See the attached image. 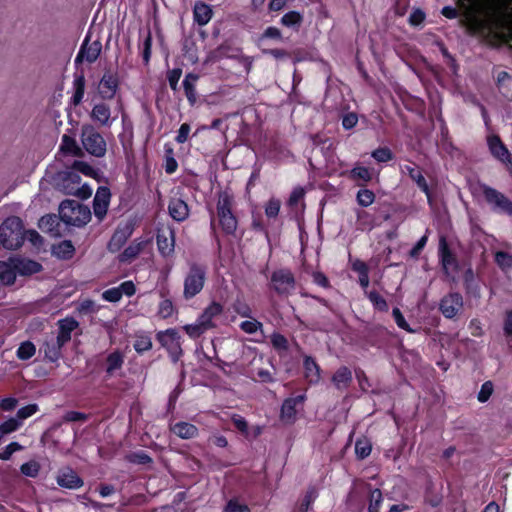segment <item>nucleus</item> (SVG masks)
I'll return each mask as SVG.
<instances>
[{
  "label": "nucleus",
  "mask_w": 512,
  "mask_h": 512,
  "mask_svg": "<svg viewBox=\"0 0 512 512\" xmlns=\"http://www.w3.org/2000/svg\"><path fill=\"white\" fill-rule=\"evenodd\" d=\"M54 180L56 188L64 194L81 199H88L92 195V188L87 184H81V177L71 169L58 172Z\"/></svg>",
  "instance_id": "1"
},
{
  "label": "nucleus",
  "mask_w": 512,
  "mask_h": 512,
  "mask_svg": "<svg viewBox=\"0 0 512 512\" xmlns=\"http://www.w3.org/2000/svg\"><path fill=\"white\" fill-rule=\"evenodd\" d=\"M24 241L22 220L17 216L8 217L0 225V244L9 250L18 249Z\"/></svg>",
  "instance_id": "2"
},
{
  "label": "nucleus",
  "mask_w": 512,
  "mask_h": 512,
  "mask_svg": "<svg viewBox=\"0 0 512 512\" xmlns=\"http://www.w3.org/2000/svg\"><path fill=\"white\" fill-rule=\"evenodd\" d=\"M59 217L68 225L80 227L90 221L91 211L75 200H64L59 207Z\"/></svg>",
  "instance_id": "3"
},
{
  "label": "nucleus",
  "mask_w": 512,
  "mask_h": 512,
  "mask_svg": "<svg viewBox=\"0 0 512 512\" xmlns=\"http://www.w3.org/2000/svg\"><path fill=\"white\" fill-rule=\"evenodd\" d=\"M81 143L90 155L101 158L105 156L107 144L103 136L90 124L81 127Z\"/></svg>",
  "instance_id": "4"
},
{
  "label": "nucleus",
  "mask_w": 512,
  "mask_h": 512,
  "mask_svg": "<svg viewBox=\"0 0 512 512\" xmlns=\"http://www.w3.org/2000/svg\"><path fill=\"white\" fill-rule=\"evenodd\" d=\"M233 197L227 192L219 195L217 201V216L222 230L228 234H234L237 229V219L232 212Z\"/></svg>",
  "instance_id": "5"
},
{
  "label": "nucleus",
  "mask_w": 512,
  "mask_h": 512,
  "mask_svg": "<svg viewBox=\"0 0 512 512\" xmlns=\"http://www.w3.org/2000/svg\"><path fill=\"white\" fill-rule=\"evenodd\" d=\"M206 280V269L204 266L192 263L189 266L184 279V290L183 296L185 299H191L199 294L205 284Z\"/></svg>",
  "instance_id": "6"
},
{
  "label": "nucleus",
  "mask_w": 512,
  "mask_h": 512,
  "mask_svg": "<svg viewBox=\"0 0 512 512\" xmlns=\"http://www.w3.org/2000/svg\"><path fill=\"white\" fill-rule=\"evenodd\" d=\"M270 288L279 296L292 294L296 289L294 274L287 268L274 270L270 277Z\"/></svg>",
  "instance_id": "7"
},
{
  "label": "nucleus",
  "mask_w": 512,
  "mask_h": 512,
  "mask_svg": "<svg viewBox=\"0 0 512 512\" xmlns=\"http://www.w3.org/2000/svg\"><path fill=\"white\" fill-rule=\"evenodd\" d=\"M480 189L494 211L512 215V201L508 197L486 184H481Z\"/></svg>",
  "instance_id": "8"
},
{
  "label": "nucleus",
  "mask_w": 512,
  "mask_h": 512,
  "mask_svg": "<svg viewBox=\"0 0 512 512\" xmlns=\"http://www.w3.org/2000/svg\"><path fill=\"white\" fill-rule=\"evenodd\" d=\"M158 341L166 348L174 362L178 361L182 355L180 336L174 330H166L158 334Z\"/></svg>",
  "instance_id": "9"
},
{
  "label": "nucleus",
  "mask_w": 512,
  "mask_h": 512,
  "mask_svg": "<svg viewBox=\"0 0 512 512\" xmlns=\"http://www.w3.org/2000/svg\"><path fill=\"white\" fill-rule=\"evenodd\" d=\"M157 246L163 256H169L175 248V232L169 225H161L157 231Z\"/></svg>",
  "instance_id": "10"
},
{
  "label": "nucleus",
  "mask_w": 512,
  "mask_h": 512,
  "mask_svg": "<svg viewBox=\"0 0 512 512\" xmlns=\"http://www.w3.org/2000/svg\"><path fill=\"white\" fill-rule=\"evenodd\" d=\"M101 49L102 44L100 41L89 42V38L86 37L76 56L75 62L78 63L86 61L88 63H93L99 57Z\"/></svg>",
  "instance_id": "11"
},
{
  "label": "nucleus",
  "mask_w": 512,
  "mask_h": 512,
  "mask_svg": "<svg viewBox=\"0 0 512 512\" xmlns=\"http://www.w3.org/2000/svg\"><path fill=\"white\" fill-rule=\"evenodd\" d=\"M90 117L94 122L104 127H110L117 118V116L112 115L110 106L104 102L93 106Z\"/></svg>",
  "instance_id": "12"
},
{
  "label": "nucleus",
  "mask_w": 512,
  "mask_h": 512,
  "mask_svg": "<svg viewBox=\"0 0 512 512\" xmlns=\"http://www.w3.org/2000/svg\"><path fill=\"white\" fill-rule=\"evenodd\" d=\"M463 306V299L459 293H450L440 302V310L446 318H453Z\"/></svg>",
  "instance_id": "13"
},
{
  "label": "nucleus",
  "mask_w": 512,
  "mask_h": 512,
  "mask_svg": "<svg viewBox=\"0 0 512 512\" xmlns=\"http://www.w3.org/2000/svg\"><path fill=\"white\" fill-rule=\"evenodd\" d=\"M110 197L111 193L107 187L101 186L97 189L93 200V209L95 216L100 220L103 219L107 213Z\"/></svg>",
  "instance_id": "14"
},
{
  "label": "nucleus",
  "mask_w": 512,
  "mask_h": 512,
  "mask_svg": "<svg viewBox=\"0 0 512 512\" xmlns=\"http://www.w3.org/2000/svg\"><path fill=\"white\" fill-rule=\"evenodd\" d=\"M401 172L407 174L416 183L419 189L426 194L428 201L430 202V189L420 168L414 163L406 164L401 166Z\"/></svg>",
  "instance_id": "15"
},
{
  "label": "nucleus",
  "mask_w": 512,
  "mask_h": 512,
  "mask_svg": "<svg viewBox=\"0 0 512 512\" xmlns=\"http://www.w3.org/2000/svg\"><path fill=\"white\" fill-rule=\"evenodd\" d=\"M56 481L59 486L67 489H78L83 486L82 479L71 468L60 470Z\"/></svg>",
  "instance_id": "16"
},
{
  "label": "nucleus",
  "mask_w": 512,
  "mask_h": 512,
  "mask_svg": "<svg viewBox=\"0 0 512 512\" xmlns=\"http://www.w3.org/2000/svg\"><path fill=\"white\" fill-rule=\"evenodd\" d=\"M118 89V79L112 73H105L99 83V94L102 99H112Z\"/></svg>",
  "instance_id": "17"
},
{
  "label": "nucleus",
  "mask_w": 512,
  "mask_h": 512,
  "mask_svg": "<svg viewBox=\"0 0 512 512\" xmlns=\"http://www.w3.org/2000/svg\"><path fill=\"white\" fill-rule=\"evenodd\" d=\"M352 380V371L346 366L339 367L331 377V382L333 386L335 387V389L341 392L349 388L350 384L352 383Z\"/></svg>",
  "instance_id": "18"
},
{
  "label": "nucleus",
  "mask_w": 512,
  "mask_h": 512,
  "mask_svg": "<svg viewBox=\"0 0 512 512\" xmlns=\"http://www.w3.org/2000/svg\"><path fill=\"white\" fill-rule=\"evenodd\" d=\"M439 253L445 273L450 274V272L455 271L457 269V261L455 256L449 250L445 238H441L440 240Z\"/></svg>",
  "instance_id": "19"
},
{
  "label": "nucleus",
  "mask_w": 512,
  "mask_h": 512,
  "mask_svg": "<svg viewBox=\"0 0 512 512\" xmlns=\"http://www.w3.org/2000/svg\"><path fill=\"white\" fill-rule=\"evenodd\" d=\"M168 211L170 216L178 222L184 221L189 215L188 205L180 198L170 200Z\"/></svg>",
  "instance_id": "20"
},
{
  "label": "nucleus",
  "mask_w": 512,
  "mask_h": 512,
  "mask_svg": "<svg viewBox=\"0 0 512 512\" xmlns=\"http://www.w3.org/2000/svg\"><path fill=\"white\" fill-rule=\"evenodd\" d=\"M131 235V231L129 227L125 228H118L114 234L112 235L109 243H108V250L112 253L118 252L123 245L126 243L128 238Z\"/></svg>",
  "instance_id": "21"
},
{
  "label": "nucleus",
  "mask_w": 512,
  "mask_h": 512,
  "mask_svg": "<svg viewBox=\"0 0 512 512\" xmlns=\"http://www.w3.org/2000/svg\"><path fill=\"white\" fill-rule=\"evenodd\" d=\"M303 396L286 399L281 408V419L286 423H292L296 416V405L303 401Z\"/></svg>",
  "instance_id": "22"
},
{
  "label": "nucleus",
  "mask_w": 512,
  "mask_h": 512,
  "mask_svg": "<svg viewBox=\"0 0 512 512\" xmlns=\"http://www.w3.org/2000/svg\"><path fill=\"white\" fill-rule=\"evenodd\" d=\"M170 430L181 439H192L198 435L195 425L183 421L171 425Z\"/></svg>",
  "instance_id": "23"
},
{
  "label": "nucleus",
  "mask_w": 512,
  "mask_h": 512,
  "mask_svg": "<svg viewBox=\"0 0 512 512\" xmlns=\"http://www.w3.org/2000/svg\"><path fill=\"white\" fill-rule=\"evenodd\" d=\"M60 151L75 157H82L84 155L83 149L78 145L77 141L68 134H64L61 138Z\"/></svg>",
  "instance_id": "24"
},
{
  "label": "nucleus",
  "mask_w": 512,
  "mask_h": 512,
  "mask_svg": "<svg viewBox=\"0 0 512 512\" xmlns=\"http://www.w3.org/2000/svg\"><path fill=\"white\" fill-rule=\"evenodd\" d=\"M78 326L77 321L74 319H63L59 321V329L58 334L55 337L58 342H61L62 344H66L71 339V333L73 330H75Z\"/></svg>",
  "instance_id": "25"
},
{
  "label": "nucleus",
  "mask_w": 512,
  "mask_h": 512,
  "mask_svg": "<svg viewBox=\"0 0 512 512\" xmlns=\"http://www.w3.org/2000/svg\"><path fill=\"white\" fill-rule=\"evenodd\" d=\"M304 374L310 384H317L320 381V367L310 356L304 358Z\"/></svg>",
  "instance_id": "26"
},
{
  "label": "nucleus",
  "mask_w": 512,
  "mask_h": 512,
  "mask_svg": "<svg viewBox=\"0 0 512 512\" xmlns=\"http://www.w3.org/2000/svg\"><path fill=\"white\" fill-rule=\"evenodd\" d=\"M223 311V307L221 304L217 302L211 303L198 318L208 329L214 327L213 319L214 317L220 315Z\"/></svg>",
  "instance_id": "27"
},
{
  "label": "nucleus",
  "mask_w": 512,
  "mask_h": 512,
  "mask_svg": "<svg viewBox=\"0 0 512 512\" xmlns=\"http://www.w3.org/2000/svg\"><path fill=\"white\" fill-rule=\"evenodd\" d=\"M145 243L143 241H133L125 250L118 256V260L122 263H130L139 253L143 250Z\"/></svg>",
  "instance_id": "28"
},
{
  "label": "nucleus",
  "mask_w": 512,
  "mask_h": 512,
  "mask_svg": "<svg viewBox=\"0 0 512 512\" xmlns=\"http://www.w3.org/2000/svg\"><path fill=\"white\" fill-rule=\"evenodd\" d=\"M60 219L56 215H45L39 221V227L52 236H59L58 226Z\"/></svg>",
  "instance_id": "29"
},
{
  "label": "nucleus",
  "mask_w": 512,
  "mask_h": 512,
  "mask_svg": "<svg viewBox=\"0 0 512 512\" xmlns=\"http://www.w3.org/2000/svg\"><path fill=\"white\" fill-rule=\"evenodd\" d=\"M75 248L71 241L64 240L52 247V253L59 259H70L74 255Z\"/></svg>",
  "instance_id": "30"
},
{
  "label": "nucleus",
  "mask_w": 512,
  "mask_h": 512,
  "mask_svg": "<svg viewBox=\"0 0 512 512\" xmlns=\"http://www.w3.org/2000/svg\"><path fill=\"white\" fill-rule=\"evenodd\" d=\"M491 153L501 161H506L509 157L507 148L503 145L500 138L497 136L490 137L488 140Z\"/></svg>",
  "instance_id": "31"
},
{
  "label": "nucleus",
  "mask_w": 512,
  "mask_h": 512,
  "mask_svg": "<svg viewBox=\"0 0 512 512\" xmlns=\"http://www.w3.org/2000/svg\"><path fill=\"white\" fill-rule=\"evenodd\" d=\"M64 346L61 342L55 337H52L50 340H47L45 343L44 353L45 357L50 361L54 362L59 359L61 356V349Z\"/></svg>",
  "instance_id": "32"
},
{
  "label": "nucleus",
  "mask_w": 512,
  "mask_h": 512,
  "mask_svg": "<svg viewBox=\"0 0 512 512\" xmlns=\"http://www.w3.org/2000/svg\"><path fill=\"white\" fill-rule=\"evenodd\" d=\"M198 80V76L193 73H189L183 80V87L185 90L186 97L191 105L195 104L197 100L195 84Z\"/></svg>",
  "instance_id": "33"
},
{
  "label": "nucleus",
  "mask_w": 512,
  "mask_h": 512,
  "mask_svg": "<svg viewBox=\"0 0 512 512\" xmlns=\"http://www.w3.org/2000/svg\"><path fill=\"white\" fill-rule=\"evenodd\" d=\"M212 17V10L209 5L202 2L196 3L194 7V18L199 25H206Z\"/></svg>",
  "instance_id": "34"
},
{
  "label": "nucleus",
  "mask_w": 512,
  "mask_h": 512,
  "mask_svg": "<svg viewBox=\"0 0 512 512\" xmlns=\"http://www.w3.org/2000/svg\"><path fill=\"white\" fill-rule=\"evenodd\" d=\"M15 278V266L8 262H0V282L10 285L14 283Z\"/></svg>",
  "instance_id": "35"
},
{
  "label": "nucleus",
  "mask_w": 512,
  "mask_h": 512,
  "mask_svg": "<svg viewBox=\"0 0 512 512\" xmlns=\"http://www.w3.org/2000/svg\"><path fill=\"white\" fill-rule=\"evenodd\" d=\"M74 94L71 98L72 103L77 106L79 105L84 97L85 92V79L83 76L77 77L74 82Z\"/></svg>",
  "instance_id": "36"
},
{
  "label": "nucleus",
  "mask_w": 512,
  "mask_h": 512,
  "mask_svg": "<svg viewBox=\"0 0 512 512\" xmlns=\"http://www.w3.org/2000/svg\"><path fill=\"white\" fill-rule=\"evenodd\" d=\"M123 364V355L115 351L107 357V373L111 374L115 370L119 369Z\"/></svg>",
  "instance_id": "37"
},
{
  "label": "nucleus",
  "mask_w": 512,
  "mask_h": 512,
  "mask_svg": "<svg viewBox=\"0 0 512 512\" xmlns=\"http://www.w3.org/2000/svg\"><path fill=\"white\" fill-rule=\"evenodd\" d=\"M35 351V345L30 341H26L21 343V345L19 346L17 350V357L21 360H28L32 356H34Z\"/></svg>",
  "instance_id": "38"
},
{
  "label": "nucleus",
  "mask_w": 512,
  "mask_h": 512,
  "mask_svg": "<svg viewBox=\"0 0 512 512\" xmlns=\"http://www.w3.org/2000/svg\"><path fill=\"white\" fill-rule=\"evenodd\" d=\"M198 319L193 324H188L183 327L185 332L192 338H197L208 330L206 326Z\"/></svg>",
  "instance_id": "39"
},
{
  "label": "nucleus",
  "mask_w": 512,
  "mask_h": 512,
  "mask_svg": "<svg viewBox=\"0 0 512 512\" xmlns=\"http://www.w3.org/2000/svg\"><path fill=\"white\" fill-rule=\"evenodd\" d=\"M366 295L376 309L379 311L388 310V304L386 300L378 292L370 291L366 292Z\"/></svg>",
  "instance_id": "40"
},
{
  "label": "nucleus",
  "mask_w": 512,
  "mask_h": 512,
  "mask_svg": "<svg viewBox=\"0 0 512 512\" xmlns=\"http://www.w3.org/2000/svg\"><path fill=\"white\" fill-rule=\"evenodd\" d=\"M270 339L273 348L278 352H286L288 350V340L284 335L280 333H273Z\"/></svg>",
  "instance_id": "41"
},
{
  "label": "nucleus",
  "mask_w": 512,
  "mask_h": 512,
  "mask_svg": "<svg viewBox=\"0 0 512 512\" xmlns=\"http://www.w3.org/2000/svg\"><path fill=\"white\" fill-rule=\"evenodd\" d=\"M133 346L138 353L146 352L152 348L151 338L146 335H138Z\"/></svg>",
  "instance_id": "42"
},
{
  "label": "nucleus",
  "mask_w": 512,
  "mask_h": 512,
  "mask_svg": "<svg viewBox=\"0 0 512 512\" xmlns=\"http://www.w3.org/2000/svg\"><path fill=\"white\" fill-rule=\"evenodd\" d=\"M375 200V194L369 189H361L357 193V202L363 207L370 206Z\"/></svg>",
  "instance_id": "43"
},
{
  "label": "nucleus",
  "mask_w": 512,
  "mask_h": 512,
  "mask_svg": "<svg viewBox=\"0 0 512 512\" xmlns=\"http://www.w3.org/2000/svg\"><path fill=\"white\" fill-rule=\"evenodd\" d=\"M495 262L502 270L510 269L512 268V255L507 252L498 251L495 254Z\"/></svg>",
  "instance_id": "44"
},
{
  "label": "nucleus",
  "mask_w": 512,
  "mask_h": 512,
  "mask_svg": "<svg viewBox=\"0 0 512 512\" xmlns=\"http://www.w3.org/2000/svg\"><path fill=\"white\" fill-rule=\"evenodd\" d=\"M382 499V493L379 489L372 490L369 496L368 512H379Z\"/></svg>",
  "instance_id": "45"
},
{
  "label": "nucleus",
  "mask_w": 512,
  "mask_h": 512,
  "mask_svg": "<svg viewBox=\"0 0 512 512\" xmlns=\"http://www.w3.org/2000/svg\"><path fill=\"white\" fill-rule=\"evenodd\" d=\"M21 473L27 477H36L40 471V464L37 461H29L21 465Z\"/></svg>",
  "instance_id": "46"
},
{
  "label": "nucleus",
  "mask_w": 512,
  "mask_h": 512,
  "mask_svg": "<svg viewBox=\"0 0 512 512\" xmlns=\"http://www.w3.org/2000/svg\"><path fill=\"white\" fill-rule=\"evenodd\" d=\"M262 327V323L252 317L240 324L241 330L247 334H254L258 330H261Z\"/></svg>",
  "instance_id": "47"
},
{
  "label": "nucleus",
  "mask_w": 512,
  "mask_h": 512,
  "mask_svg": "<svg viewBox=\"0 0 512 512\" xmlns=\"http://www.w3.org/2000/svg\"><path fill=\"white\" fill-rule=\"evenodd\" d=\"M71 170L75 171L76 173L81 172L82 174L90 177L96 175L94 168L84 161H74Z\"/></svg>",
  "instance_id": "48"
},
{
  "label": "nucleus",
  "mask_w": 512,
  "mask_h": 512,
  "mask_svg": "<svg viewBox=\"0 0 512 512\" xmlns=\"http://www.w3.org/2000/svg\"><path fill=\"white\" fill-rule=\"evenodd\" d=\"M350 176L353 179H361L365 182H368L372 179L370 171L366 167L362 166L354 167L350 172Z\"/></svg>",
  "instance_id": "49"
},
{
  "label": "nucleus",
  "mask_w": 512,
  "mask_h": 512,
  "mask_svg": "<svg viewBox=\"0 0 512 512\" xmlns=\"http://www.w3.org/2000/svg\"><path fill=\"white\" fill-rule=\"evenodd\" d=\"M372 157L378 162H388L393 158V154L389 148L383 147L374 150Z\"/></svg>",
  "instance_id": "50"
},
{
  "label": "nucleus",
  "mask_w": 512,
  "mask_h": 512,
  "mask_svg": "<svg viewBox=\"0 0 512 512\" xmlns=\"http://www.w3.org/2000/svg\"><path fill=\"white\" fill-rule=\"evenodd\" d=\"M233 309L234 311L240 315L241 317H245V318H251L252 316V309L250 308V306L245 303L244 301H241V300H237L234 304H233Z\"/></svg>",
  "instance_id": "51"
},
{
  "label": "nucleus",
  "mask_w": 512,
  "mask_h": 512,
  "mask_svg": "<svg viewBox=\"0 0 512 512\" xmlns=\"http://www.w3.org/2000/svg\"><path fill=\"white\" fill-rule=\"evenodd\" d=\"M280 206V200L275 198L270 199L265 206L266 216L269 218H275L279 213Z\"/></svg>",
  "instance_id": "52"
},
{
  "label": "nucleus",
  "mask_w": 512,
  "mask_h": 512,
  "mask_svg": "<svg viewBox=\"0 0 512 512\" xmlns=\"http://www.w3.org/2000/svg\"><path fill=\"white\" fill-rule=\"evenodd\" d=\"M20 424L21 422L18 419L10 418L0 425V434L6 435L14 432L19 428Z\"/></svg>",
  "instance_id": "53"
},
{
  "label": "nucleus",
  "mask_w": 512,
  "mask_h": 512,
  "mask_svg": "<svg viewBox=\"0 0 512 512\" xmlns=\"http://www.w3.org/2000/svg\"><path fill=\"white\" fill-rule=\"evenodd\" d=\"M301 20H302V17L298 12L290 11L282 17L281 23L284 26L291 27L293 25L299 24L301 22Z\"/></svg>",
  "instance_id": "54"
},
{
  "label": "nucleus",
  "mask_w": 512,
  "mask_h": 512,
  "mask_svg": "<svg viewBox=\"0 0 512 512\" xmlns=\"http://www.w3.org/2000/svg\"><path fill=\"white\" fill-rule=\"evenodd\" d=\"M182 70L180 68L172 69L167 74L169 85L173 91H177L178 82L181 78Z\"/></svg>",
  "instance_id": "55"
},
{
  "label": "nucleus",
  "mask_w": 512,
  "mask_h": 512,
  "mask_svg": "<svg viewBox=\"0 0 512 512\" xmlns=\"http://www.w3.org/2000/svg\"><path fill=\"white\" fill-rule=\"evenodd\" d=\"M392 315L398 327L410 333L414 332V330L410 328L409 324L406 322L404 316L402 315L401 311L398 308L393 309Z\"/></svg>",
  "instance_id": "56"
},
{
  "label": "nucleus",
  "mask_w": 512,
  "mask_h": 512,
  "mask_svg": "<svg viewBox=\"0 0 512 512\" xmlns=\"http://www.w3.org/2000/svg\"><path fill=\"white\" fill-rule=\"evenodd\" d=\"M355 452L360 458H365L371 453V446L366 441L358 440L355 444Z\"/></svg>",
  "instance_id": "57"
},
{
  "label": "nucleus",
  "mask_w": 512,
  "mask_h": 512,
  "mask_svg": "<svg viewBox=\"0 0 512 512\" xmlns=\"http://www.w3.org/2000/svg\"><path fill=\"white\" fill-rule=\"evenodd\" d=\"M22 449V446L17 442H11L9 445L5 447V449L0 452V459L9 460L12 454L16 451Z\"/></svg>",
  "instance_id": "58"
},
{
  "label": "nucleus",
  "mask_w": 512,
  "mask_h": 512,
  "mask_svg": "<svg viewBox=\"0 0 512 512\" xmlns=\"http://www.w3.org/2000/svg\"><path fill=\"white\" fill-rule=\"evenodd\" d=\"M493 392V384L490 381L485 382L480 392L478 393V400L482 403L486 402Z\"/></svg>",
  "instance_id": "59"
},
{
  "label": "nucleus",
  "mask_w": 512,
  "mask_h": 512,
  "mask_svg": "<svg viewBox=\"0 0 512 512\" xmlns=\"http://www.w3.org/2000/svg\"><path fill=\"white\" fill-rule=\"evenodd\" d=\"M316 497H317V493H316L315 489H310L306 493V495L300 505V511L307 512L309 510L311 503L316 499Z\"/></svg>",
  "instance_id": "60"
},
{
  "label": "nucleus",
  "mask_w": 512,
  "mask_h": 512,
  "mask_svg": "<svg viewBox=\"0 0 512 512\" xmlns=\"http://www.w3.org/2000/svg\"><path fill=\"white\" fill-rule=\"evenodd\" d=\"M38 407L35 404H30L25 407H22L17 412V418L18 420H24L30 416H32L34 413H36Z\"/></svg>",
  "instance_id": "61"
},
{
  "label": "nucleus",
  "mask_w": 512,
  "mask_h": 512,
  "mask_svg": "<svg viewBox=\"0 0 512 512\" xmlns=\"http://www.w3.org/2000/svg\"><path fill=\"white\" fill-rule=\"evenodd\" d=\"M102 297L109 302H117L122 298L118 287H113L104 291Z\"/></svg>",
  "instance_id": "62"
},
{
  "label": "nucleus",
  "mask_w": 512,
  "mask_h": 512,
  "mask_svg": "<svg viewBox=\"0 0 512 512\" xmlns=\"http://www.w3.org/2000/svg\"><path fill=\"white\" fill-rule=\"evenodd\" d=\"M225 512H250V509L247 505L230 500L226 506Z\"/></svg>",
  "instance_id": "63"
},
{
  "label": "nucleus",
  "mask_w": 512,
  "mask_h": 512,
  "mask_svg": "<svg viewBox=\"0 0 512 512\" xmlns=\"http://www.w3.org/2000/svg\"><path fill=\"white\" fill-rule=\"evenodd\" d=\"M173 313L172 302L168 299L163 300L159 305V314L163 318L170 317Z\"/></svg>",
  "instance_id": "64"
}]
</instances>
